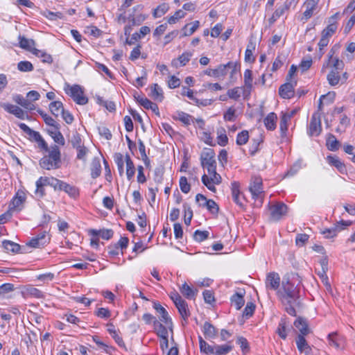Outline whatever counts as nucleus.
<instances>
[{
    "label": "nucleus",
    "mask_w": 355,
    "mask_h": 355,
    "mask_svg": "<svg viewBox=\"0 0 355 355\" xmlns=\"http://www.w3.org/2000/svg\"><path fill=\"white\" fill-rule=\"evenodd\" d=\"M22 294L25 297L42 298L44 297L43 293L33 286H26L22 291Z\"/></svg>",
    "instance_id": "nucleus-21"
},
{
    "label": "nucleus",
    "mask_w": 355,
    "mask_h": 355,
    "mask_svg": "<svg viewBox=\"0 0 355 355\" xmlns=\"http://www.w3.org/2000/svg\"><path fill=\"white\" fill-rule=\"evenodd\" d=\"M209 233L208 231L196 230L193 233V239L198 242H202L208 239Z\"/></svg>",
    "instance_id": "nucleus-55"
},
{
    "label": "nucleus",
    "mask_w": 355,
    "mask_h": 355,
    "mask_svg": "<svg viewBox=\"0 0 355 355\" xmlns=\"http://www.w3.org/2000/svg\"><path fill=\"white\" fill-rule=\"evenodd\" d=\"M327 161L331 166H334L337 170L344 174L346 173L347 169L345 164L337 156L329 155L327 157Z\"/></svg>",
    "instance_id": "nucleus-19"
},
{
    "label": "nucleus",
    "mask_w": 355,
    "mask_h": 355,
    "mask_svg": "<svg viewBox=\"0 0 355 355\" xmlns=\"http://www.w3.org/2000/svg\"><path fill=\"white\" fill-rule=\"evenodd\" d=\"M169 9V6L166 3L159 5L153 12L154 18H158L163 16Z\"/></svg>",
    "instance_id": "nucleus-46"
},
{
    "label": "nucleus",
    "mask_w": 355,
    "mask_h": 355,
    "mask_svg": "<svg viewBox=\"0 0 355 355\" xmlns=\"http://www.w3.org/2000/svg\"><path fill=\"white\" fill-rule=\"evenodd\" d=\"M48 155L44 156L40 160V166L46 170L55 169L60 167L61 153L59 147L54 144L48 150Z\"/></svg>",
    "instance_id": "nucleus-2"
},
{
    "label": "nucleus",
    "mask_w": 355,
    "mask_h": 355,
    "mask_svg": "<svg viewBox=\"0 0 355 355\" xmlns=\"http://www.w3.org/2000/svg\"><path fill=\"white\" fill-rule=\"evenodd\" d=\"M198 339L200 352L207 354H213L214 346L209 345L200 336H198Z\"/></svg>",
    "instance_id": "nucleus-45"
},
{
    "label": "nucleus",
    "mask_w": 355,
    "mask_h": 355,
    "mask_svg": "<svg viewBox=\"0 0 355 355\" xmlns=\"http://www.w3.org/2000/svg\"><path fill=\"white\" fill-rule=\"evenodd\" d=\"M292 117V114H284L282 113L279 122V129L281 132V137L282 138L286 137L288 131V122Z\"/></svg>",
    "instance_id": "nucleus-23"
},
{
    "label": "nucleus",
    "mask_w": 355,
    "mask_h": 355,
    "mask_svg": "<svg viewBox=\"0 0 355 355\" xmlns=\"http://www.w3.org/2000/svg\"><path fill=\"white\" fill-rule=\"evenodd\" d=\"M240 184L237 182H234L232 183L231 190H232V196L234 202L239 205L241 209L245 208V197L241 194L240 191Z\"/></svg>",
    "instance_id": "nucleus-11"
},
{
    "label": "nucleus",
    "mask_w": 355,
    "mask_h": 355,
    "mask_svg": "<svg viewBox=\"0 0 355 355\" xmlns=\"http://www.w3.org/2000/svg\"><path fill=\"white\" fill-rule=\"evenodd\" d=\"M49 110L53 115L58 117L64 109L61 101H55L49 104Z\"/></svg>",
    "instance_id": "nucleus-38"
},
{
    "label": "nucleus",
    "mask_w": 355,
    "mask_h": 355,
    "mask_svg": "<svg viewBox=\"0 0 355 355\" xmlns=\"http://www.w3.org/2000/svg\"><path fill=\"white\" fill-rule=\"evenodd\" d=\"M3 107L6 111L14 114L16 117L20 119H24L26 117H28V114L21 108L17 105L5 104Z\"/></svg>",
    "instance_id": "nucleus-15"
},
{
    "label": "nucleus",
    "mask_w": 355,
    "mask_h": 355,
    "mask_svg": "<svg viewBox=\"0 0 355 355\" xmlns=\"http://www.w3.org/2000/svg\"><path fill=\"white\" fill-rule=\"evenodd\" d=\"M327 78L330 85H337L339 83L340 80H341L340 71L336 70H331V71L328 73Z\"/></svg>",
    "instance_id": "nucleus-41"
},
{
    "label": "nucleus",
    "mask_w": 355,
    "mask_h": 355,
    "mask_svg": "<svg viewBox=\"0 0 355 355\" xmlns=\"http://www.w3.org/2000/svg\"><path fill=\"white\" fill-rule=\"evenodd\" d=\"M150 96L155 101H162L164 98V94L162 88L156 83L151 86Z\"/></svg>",
    "instance_id": "nucleus-36"
},
{
    "label": "nucleus",
    "mask_w": 355,
    "mask_h": 355,
    "mask_svg": "<svg viewBox=\"0 0 355 355\" xmlns=\"http://www.w3.org/2000/svg\"><path fill=\"white\" fill-rule=\"evenodd\" d=\"M249 139V133L247 130H243L239 132L236 137V144L239 146L245 144Z\"/></svg>",
    "instance_id": "nucleus-53"
},
{
    "label": "nucleus",
    "mask_w": 355,
    "mask_h": 355,
    "mask_svg": "<svg viewBox=\"0 0 355 355\" xmlns=\"http://www.w3.org/2000/svg\"><path fill=\"white\" fill-rule=\"evenodd\" d=\"M26 200V193L21 190H19L15 196L13 197L10 205V210L17 209H21L19 207L24 204Z\"/></svg>",
    "instance_id": "nucleus-16"
},
{
    "label": "nucleus",
    "mask_w": 355,
    "mask_h": 355,
    "mask_svg": "<svg viewBox=\"0 0 355 355\" xmlns=\"http://www.w3.org/2000/svg\"><path fill=\"white\" fill-rule=\"evenodd\" d=\"M2 245L7 252H12L14 253L19 252L21 249V246L19 244L8 240H4L2 242Z\"/></svg>",
    "instance_id": "nucleus-44"
},
{
    "label": "nucleus",
    "mask_w": 355,
    "mask_h": 355,
    "mask_svg": "<svg viewBox=\"0 0 355 355\" xmlns=\"http://www.w3.org/2000/svg\"><path fill=\"white\" fill-rule=\"evenodd\" d=\"M287 318L286 317L282 318L276 330V333L283 340H285L287 338Z\"/></svg>",
    "instance_id": "nucleus-30"
},
{
    "label": "nucleus",
    "mask_w": 355,
    "mask_h": 355,
    "mask_svg": "<svg viewBox=\"0 0 355 355\" xmlns=\"http://www.w3.org/2000/svg\"><path fill=\"white\" fill-rule=\"evenodd\" d=\"M114 162L117 165L119 173L120 176H122L123 175V165H124V161H123V156L120 153H116L114 154Z\"/></svg>",
    "instance_id": "nucleus-49"
},
{
    "label": "nucleus",
    "mask_w": 355,
    "mask_h": 355,
    "mask_svg": "<svg viewBox=\"0 0 355 355\" xmlns=\"http://www.w3.org/2000/svg\"><path fill=\"white\" fill-rule=\"evenodd\" d=\"M233 349V346L230 344L216 345H214V355H226Z\"/></svg>",
    "instance_id": "nucleus-35"
},
{
    "label": "nucleus",
    "mask_w": 355,
    "mask_h": 355,
    "mask_svg": "<svg viewBox=\"0 0 355 355\" xmlns=\"http://www.w3.org/2000/svg\"><path fill=\"white\" fill-rule=\"evenodd\" d=\"M153 308L160 314V320L166 325L172 324L171 319L170 318L166 310L158 302H153Z\"/></svg>",
    "instance_id": "nucleus-17"
},
{
    "label": "nucleus",
    "mask_w": 355,
    "mask_h": 355,
    "mask_svg": "<svg viewBox=\"0 0 355 355\" xmlns=\"http://www.w3.org/2000/svg\"><path fill=\"white\" fill-rule=\"evenodd\" d=\"M256 306L252 302H247V304L243 311V316L246 318L252 317L254 314Z\"/></svg>",
    "instance_id": "nucleus-51"
},
{
    "label": "nucleus",
    "mask_w": 355,
    "mask_h": 355,
    "mask_svg": "<svg viewBox=\"0 0 355 355\" xmlns=\"http://www.w3.org/2000/svg\"><path fill=\"white\" fill-rule=\"evenodd\" d=\"M326 145L329 150L336 151L337 150H338L340 144L339 141L336 139L334 135L329 134L328 138L327 139Z\"/></svg>",
    "instance_id": "nucleus-40"
},
{
    "label": "nucleus",
    "mask_w": 355,
    "mask_h": 355,
    "mask_svg": "<svg viewBox=\"0 0 355 355\" xmlns=\"http://www.w3.org/2000/svg\"><path fill=\"white\" fill-rule=\"evenodd\" d=\"M297 85V81H287L286 83L280 86L279 89V96L286 99H290L294 96V88Z\"/></svg>",
    "instance_id": "nucleus-9"
},
{
    "label": "nucleus",
    "mask_w": 355,
    "mask_h": 355,
    "mask_svg": "<svg viewBox=\"0 0 355 355\" xmlns=\"http://www.w3.org/2000/svg\"><path fill=\"white\" fill-rule=\"evenodd\" d=\"M69 141L71 142L73 148H74L76 149L82 146V145H81L82 140H81L80 135L79 133H78L76 132L74 134H73Z\"/></svg>",
    "instance_id": "nucleus-61"
},
{
    "label": "nucleus",
    "mask_w": 355,
    "mask_h": 355,
    "mask_svg": "<svg viewBox=\"0 0 355 355\" xmlns=\"http://www.w3.org/2000/svg\"><path fill=\"white\" fill-rule=\"evenodd\" d=\"M203 333L206 338L214 339L217 336V329L210 322H205L203 325Z\"/></svg>",
    "instance_id": "nucleus-22"
},
{
    "label": "nucleus",
    "mask_w": 355,
    "mask_h": 355,
    "mask_svg": "<svg viewBox=\"0 0 355 355\" xmlns=\"http://www.w3.org/2000/svg\"><path fill=\"white\" fill-rule=\"evenodd\" d=\"M277 120V116L275 113H269L263 120V123L266 129L268 130H274L276 128Z\"/></svg>",
    "instance_id": "nucleus-25"
},
{
    "label": "nucleus",
    "mask_w": 355,
    "mask_h": 355,
    "mask_svg": "<svg viewBox=\"0 0 355 355\" xmlns=\"http://www.w3.org/2000/svg\"><path fill=\"white\" fill-rule=\"evenodd\" d=\"M270 219L274 221H277L280 220L283 216L286 214L288 207L283 202H279L270 206Z\"/></svg>",
    "instance_id": "nucleus-8"
},
{
    "label": "nucleus",
    "mask_w": 355,
    "mask_h": 355,
    "mask_svg": "<svg viewBox=\"0 0 355 355\" xmlns=\"http://www.w3.org/2000/svg\"><path fill=\"white\" fill-rule=\"evenodd\" d=\"M153 324L157 336L161 338H165L168 336L167 329L162 323L157 320H155Z\"/></svg>",
    "instance_id": "nucleus-39"
},
{
    "label": "nucleus",
    "mask_w": 355,
    "mask_h": 355,
    "mask_svg": "<svg viewBox=\"0 0 355 355\" xmlns=\"http://www.w3.org/2000/svg\"><path fill=\"white\" fill-rule=\"evenodd\" d=\"M327 271H324L323 270H319L317 274L320 277L322 282L323 283V284L326 287V289L327 291L329 292H331V284L329 282V278L327 275Z\"/></svg>",
    "instance_id": "nucleus-54"
},
{
    "label": "nucleus",
    "mask_w": 355,
    "mask_h": 355,
    "mask_svg": "<svg viewBox=\"0 0 355 355\" xmlns=\"http://www.w3.org/2000/svg\"><path fill=\"white\" fill-rule=\"evenodd\" d=\"M336 29L337 24L331 22L322 31L321 35L329 39L335 33Z\"/></svg>",
    "instance_id": "nucleus-48"
},
{
    "label": "nucleus",
    "mask_w": 355,
    "mask_h": 355,
    "mask_svg": "<svg viewBox=\"0 0 355 355\" xmlns=\"http://www.w3.org/2000/svg\"><path fill=\"white\" fill-rule=\"evenodd\" d=\"M180 187L181 191L184 193H188L191 190V185L188 183L186 177L182 176L180 179Z\"/></svg>",
    "instance_id": "nucleus-62"
},
{
    "label": "nucleus",
    "mask_w": 355,
    "mask_h": 355,
    "mask_svg": "<svg viewBox=\"0 0 355 355\" xmlns=\"http://www.w3.org/2000/svg\"><path fill=\"white\" fill-rule=\"evenodd\" d=\"M19 46L21 49L31 51V49L35 45V42L33 40L27 39L24 36H19Z\"/></svg>",
    "instance_id": "nucleus-43"
},
{
    "label": "nucleus",
    "mask_w": 355,
    "mask_h": 355,
    "mask_svg": "<svg viewBox=\"0 0 355 355\" xmlns=\"http://www.w3.org/2000/svg\"><path fill=\"white\" fill-rule=\"evenodd\" d=\"M294 325L300 331L299 335L306 336L310 332L307 321L304 318L298 317L294 322Z\"/></svg>",
    "instance_id": "nucleus-20"
},
{
    "label": "nucleus",
    "mask_w": 355,
    "mask_h": 355,
    "mask_svg": "<svg viewBox=\"0 0 355 355\" xmlns=\"http://www.w3.org/2000/svg\"><path fill=\"white\" fill-rule=\"evenodd\" d=\"M180 291L186 298L189 300L193 299L198 293L197 289H193L187 283H184L182 286L180 287Z\"/></svg>",
    "instance_id": "nucleus-29"
},
{
    "label": "nucleus",
    "mask_w": 355,
    "mask_h": 355,
    "mask_svg": "<svg viewBox=\"0 0 355 355\" xmlns=\"http://www.w3.org/2000/svg\"><path fill=\"white\" fill-rule=\"evenodd\" d=\"M244 294L245 292L243 293H236L230 298L232 305L234 306L236 310L241 309L245 304Z\"/></svg>",
    "instance_id": "nucleus-27"
},
{
    "label": "nucleus",
    "mask_w": 355,
    "mask_h": 355,
    "mask_svg": "<svg viewBox=\"0 0 355 355\" xmlns=\"http://www.w3.org/2000/svg\"><path fill=\"white\" fill-rule=\"evenodd\" d=\"M217 141L220 146H225L228 143V138L226 135L225 130L223 128L218 129L217 130Z\"/></svg>",
    "instance_id": "nucleus-47"
},
{
    "label": "nucleus",
    "mask_w": 355,
    "mask_h": 355,
    "mask_svg": "<svg viewBox=\"0 0 355 355\" xmlns=\"http://www.w3.org/2000/svg\"><path fill=\"white\" fill-rule=\"evenodd\" d=\"M77 150V157L78 159L82 160L83 162H86L87 161V155L89 152V150L85 146H82L80 148H76Z\"/></svg>",
    "instance_id": "nucleus-58"
},
{
    "label": "nucleus",
    "mask_w": 355,
    "mask_h": 355,
    "mask_svg": "<svg viewBox=\"0 0 355 355\" xmlns=\"http://www.w3.org/2000/svg\"><path fill=\"white\" fill-rule=\"evenodd\" d=\"M183 207L184 210V223L186 225L189 226L191 224L193 217V211L187 203L183 205Z\"/></svg>",
    "instance_id": "nucleus-52"
},
{
    "label": "nucleus",
    "mask_w": 355,
    "mask_h": 355,
    "mask_svg": "<svg viewBox=\"0 0 355 355\" xmlns=\"http://www.w3.org/2000/svg\"><path fill=\"white\" fill-rule=\"evenodd\" d=\"M223 118L225 121H234L236 120V110L230 107L228 110L224 113Z\"/></svg>",
    "instance_id": "nucleus-59"
},
{
    "label": "nucleus",
    "mask_w": 355,
    "mask_h": 355,
    "mask_svg": "<svg viewBox=\"0 0 355 355\" xmlns=\"http://www.w3.org/2000/svg\"><path fill=\"white\" fill-rule=\"evenodd\" d=\"M37 112L42 117L43 120L44 121V122L46 125L53 128L54 129H60V124L58 123L51 116H50L47 114H46L44 111L39 109V110H37Z\"/></svg>",
    "instance_id": "nucleus-34"
},
{
    "label": "nucleus",
    "mask_w": 355,
    "mask_h": 355,
    "mask_svg": "<svg viewBox=\"0 0 355 355\" xmlns=\"http://www.w3.org/2000/svg\"><path fill=\"white\" fill-rule=\"evenodd\" d=\"M134 97L137 103H139L145 109L148 110V107L152 104V101L144 96L134 95Z\"/></svg>",
    "instance_id": "nucleus-63"
},
{
    "label": "nucleus",
    "mask_w": 355,
    "mask_h": 355,
    "mask_svg": "<svg viewBox=\"0 0 355 355\" xmlns=\"http://www.w3.org/2000/svg\"><path fill=\"white\" fill-rule=\"evenodd\" d=\"M17 69L20 71L28 72L32 71L34 67L32 63L28 61H21L17 64Z\"/></svg>",
    "instance_id": "nucleus-56"
},
{
    "label": "nucleus",
    "mask_w": 355,
    "mask_h": 355,
    "mask_svg": "<svg viewBox=\"0 0 355 355\" xmlns=\"http://www.w3.org/2000/svg\"><path fill=\"white\" fill-rule=\"evenodd\" d=\"M126 175L128 180H131L135 175V164L129 155H125Z\"/></svg>",
    "instance_id": "nucleus-33"
},
{
    "label": "nucleus",
    "mask_w": 355,
    "mask_h": 355,
    "mask_svg": "<svg viewBox=\"0 0 355 355\" xmlns=\"http://www.w3.org/2000/svg\"><path fill=\"white\" fill-rule=\"evenodd\" d=\"M69 91L65 89L66 93L69 94L73 100L78 105H85L88 103V98L84 95L83 88L78 85H74L69 87Z\"/></svg>",
    "instance_id": "nucleus-3"
},
{
    "label": "nucleus",
    "mask_w": 355,
    "mask_h": 355,
    "mask_svg": "<svg viewBox=\"0 0 355 355\" xmlns=\"http://www.w3.org/2000/svg\"><path fill=\"white\" fill-rule=\"evenodd\" d=\"M199 26V21H194L191 24H186L182 28V36L185 37L191 35L198 28Z\"/></svg>",
    "instance_id": "nucleus-37"
},
{
    "label": "nucleus",
    "mask_w": 355,
    "mask_h": 355,
    "mask_svg": "<svg viewBox=\"0 0 355 355\" xmlns=\"http://www.w3.org/2000/svg\"><path fill=\"white\" fill-rule=\"evenodd\" d=\"M193 53L186 51L180 55L177 59H174L171 62V65L175 68L185 66L190 60Z\"/></svg>",
    "instance_id": "nucleus-18"
},
{
    "label": "nucleus",
    "mask_w": 355,
    "mask_h": 355,
    "mask_svg": "<svg viewBox=\"0 0 355 355\" xmlns=\"http://www.w3.org/2000/svg\"><path fill=\"white\" fill-rule=\"evenodd\" d=\"M322 131L320 114L317 112L311 116L307 133L310 137L318 136Z\"/></svg>",
    "instance_id": "nucleus-5"
},
{
    "label": "nucleus",
    "mask_w": 355,
    "mask_h": 355,
    "mask_svg": "<svg viewBox=\"0 0 355 355\" xmlns=\"http://www.w3.org/2000/svg\"><path fill=\"white\" fill-rule=\"evenodd\" d=\"M14 101L23 107L28 110H33L35 105L28 98H24L21 95L17 94L13 98Z\"/></svg>",
    "instance_id": "nucleus-32"
},
{
    "label": "nucleus",
    "mask_w": 355,
    "mask_h": 355,
    "mask_svg": "<svg viewBox=\"0 0 355 355\" xmlns=\"http://www.w3.org/2000/svg\"><path fill=\"white\" fill-rule=\"evenodd\" d=\"M208 173L211 175V180L215 184H219L221 183L222 178L221 176L216 172V168H214L212 169L208 168Z\"/></svg>",
    "instance_id": "nucleus-57"
},
{
    "label": "nucleus",
    "mask_w": 355,
    "mask_h": 355,
    "mask_svg": "<svg viewBox=\"0 0 355 355\" xmlns=\"http://www.w3.org/2000/svg\"><path fill=\"white\" fill-rule=\"evenodd\" d=\"M352 224V222L350 220H342L340 222H338L334 227L323 230L322 234H324L326 238H334L339 232L345 229V227L350 226Z\"/></svg>",
    "instance_id": "nucleus-7"
},
{
    "label": "nucleus",
    "mask_w": 355,
    "mask_h": 355,
    "mask_svg": "<svg viewBox=\"0 0 355 355\" xmlns=\"http://www.w3.org/2000/svg\"><path fill=\"white\" fill-rule=\"evenodd\" d=\"M62 191H64L69 196L73 198H76L79 195V191L76 187L66 182H64V185Z\"/></svg>",
    "instance_id": "nucleus-50"
},
{
    "label": "nucleus",
    "mask_w": 355,
    "mask_h": 355,
    "mask_svg": "<svg viewBox=\"0 0 355 355\" xmlns=\"http://www.w3.org/2000/svg\"><path fill=\"white\" fill-rule=\"evenodd\" d=\"M59 130L60 129H54V130H49L48 132L55 143L64 146L65 144V139Z\"/></svg>",
    "instance_id": "nucleus-42"
},
{
    "label": "nucleus",
    "mask_w": 355,
    "mask_h": 355,
    "mask_svg": "<svg viewBox=\"0 0 355 355\" xmlns=\"http://www.w3.org/2000/svg\"><path fill=\"white\" fill-rule=\"evenodd\" d=\"M266 286L270 290L277 291L280 286V277L275 272H269L266 279Z\"/></svg>",
    "instance_id": "nucleus-13"
},
{
    "label": "nucleus",
    "mask_w": 355,
    "mask_h": 355,
    "mask_svg": "<svg viewBox=\"0 0 355 355\" xmlns=\"http://www.w3.org/2000/svg\"><path fill=\"white\" fill-rule=\"evenodd\" d=\"M239 68L240 64L236 62H228L226 64H220L215 69L216 78L225 77L228 69H231V76H233Z\"/></svg>",
    "instance_id": "nucleus-6"
},
{
    "label": "nucleus",
    "mask_w": 355,
    "mask_h": 355,
    "mask_svg": "<svg viewBox=\"0 0 355 355\" xmlns=\"http://www.w3.org/2000/svg\"><path fill=\"white\" fill-rule=\"evenodd\" d=\"M200 162L201 166L203 168H207V170L216 168L214 150L211 148H205L200 155Z\"/></svg>",
    "instance_id": "nucleus-4"
},
{
    "label": "nucleus",
    "mask_w": 355,
    "mask_h": 355,
    "mask_svg": "<svg viewBox=\"0 0 355 355\" xmlns=\"http://www.w3.org/2000/svg\"><path fill=\"white\" fill-rule=\"evenodd\" d=\"M173 118L174 120L181 121L186 125H190L193 119L191 115L182 111H178Z\"/></svg>",
    "instance_id": "nucleus-31"
},
{
    "label": "nucleus",
    "mask_w": 355,
    "mask_h": 355,
    "mask_svg": "<svg viewBox=\"0 0 355 355\" xmlns=\"http://www.w3.org/2000/svg\"><path fill=\"white\" fill-rule=\"evenodd\" d=\"M89 234L93 236H99L103 239L109 240L113 236L114 232L111 229H102L100 230H96L92 229V230H89Z\"/></svg>",
    "instance_id": "nucleus-24"
},
{
    "label": "nucleus",
    "mask_w": 355,
    "mask_h": 355,
    "mask_svg": "<svg viewBox=\"0 0 355 355\" xmlns=\"http://www.w3.org/2000/svg\"><path fill=\"white\" fill-rule=\"evenodd\" d=\"M250 191L253 198H259L263 193L262 179L260 177H254L250 186Z\"/></svg>",
    "instance_id": "nucleus-12"
},
{
    "label": "nucleus",
    "mask_w": 355,
    "mask_h": 355,
    "mask_svg": "<svg viewBox=\"0 0 355 355\" xmlns=\"http://www.w3.org/2000/svg\"><path fill=\"white\" fill-rule=\"evenodd\" d=\"M300 285L301 277L297 273H287L282 282L283 292L277 291L285 311L292 316H296V309L302 306L300 300Z\"/></svg>",
    "instance_id": "nucleus-1"
},
{
    "label": "nucleus",
    "mask_w": 355,
    "mask_h": 355,
    "mask_svg": "<svg viewBox=\"0 0 355 355\" xmlns=\"http://www.w3.org/2000/svg\"><path fill=\"white\" fill-rule=\"evenodd\" d=\"M101 173V164L98 157H94L91 163V176L96 179Z\"/></svg>",
    "instance_id": "nucleus-28"
},
{
    "label": "nucleus",
    "mask_w": 355,
    "mask_h": 355,
    "mask_svg": "<svg viewBox=\"0 0 355 355\" xmlns=\"http://www.w3.org/2000/svg\"><path fill=\"white\" fill-rule=\"evenodd\" d=\"M305 336L298 335L296 338V345L298 350L301 353H304L306 355H310L312 352L311 347L306 340Z\"/></svg>",
    "instance_id": "nucleus-14"
},
{
    "label": "nucleus",
    "mask_w": 355,
    "mask_h": 355,
    "mask_svg": "<svg viewBox=\"0 0 355 355\" xmlns=\"http://www.w3.org/2000/svg\"><path fill=\"white\" fill-rule=\"evenodd\" d=\"M164 168L162 166L157 167L155 169L154 173V181L157 183L160 184L162 182L163 180V175H164Z\"/></svg>",
    "instance_id": "nucleus-60"
},
{
    "label": "nucleus",
    "mask_w": 355,
    "mask_h": 355,
    "mask_svg": "<svg viewBox=\"0 0 355 355\" xmlns=\"http://www.w3.org/2000/svg\"><path fill=\"white\" fill-rule=\"evenodd\" d=\"M236 343L240 345L243 353H246L250 350L249 344L245 338L243 336L238 337Z\"/></svg>",
    "instance_id": "nucleus-64"
},
{
    "label": "nucleus",
    "mask_w": 355,
    "mask_h": 355,
    "mask_svg": "<svg viewBox=\"0 0 355 355\" xmlns=\"http://www.w3.org/2000/svg\"><path fill=\"white\" fill-rule=\"evenodd\" d=\"M244 86L243 87V96L244 98H248L253 88L252 71L250 69H246L243 74Z\"/></svg>",
    "instance_id": "nucleus-10"
},
{
    "label": "nucleus",
    "mask_w": 355,
    "mask_h": 355,
    "mask_svg": "<svg viewBox=\"0 0 355 355\" xmlns=\"http://www.w3.org/2000/svg\"><path fill=\"white\" fill-rule=\"evenodd\" d=\"M175 305L184 320H187L190 315V312L188 309V304L187 302L184 300H182Z\"/></svg>",
    "instance_id": "nucleus-26"
}]
</instances>
